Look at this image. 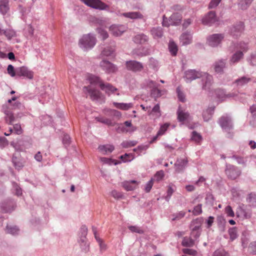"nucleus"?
<instances>
[{
  "instance_id": "obj_1",
  "label": "nucleus",
  "mask_w": 256,
  "mask_h": 256,
  "mask_svg": "<svg viewBox=\"0 0 256 256\" xmlns=\"http://www.w3.org/2000/svg\"><path fill=\"white\" fill-rule=\"evenodd\" d=\"M79 43L82 48H91L96 44V39L90 34H86L80 40Z\"/></svg>"
},
{
  "instance_id": "obj_2",
  "label": "nucleus",
  "mask_w": 256,
  "mask_h": 256,
  "mask_svg": "<svg viewBox=\"0 0 256 256\" xmlns=\"http://www.w3.org/2000/svg\"><path fill=\"white\" fill-rule=\"evenodd\" d=\"M86 5L94 9L100 10H106L108 6L100 0H81Z\"/></svg>"
},
{
  "instance_id": "obj_3",
  "label": "nucleus",
  "mask_w": 256,
  "mask_h": 256,
  "mask_svg": "<svg viewBox=\"0 0 256 256\" xmlns=\"http://www.w3.org/2000/svg\"><path fill=\"white\" fill-rule=\"evenodd\" d=\"M182 19V16L180 14L174 13L170 17V23H168L166 21V18L164 16L162 25L164 26H168L170 25H178L180 23Z\"/></svg>"
},
{
  "instance_id": "obj_4",
  "label": "nucleus",
  "mask_w": 256,
  "mask_h": 256,
  "mask_svg": "<svg viewBox=\"0 0 256 256\" xmlns=\"http://www.w3.org/2000/svg\"><path fill=\"white\" fill-rule=\"evenodd\" d=\"M126 65L128 70L134 72H140L144 68L142 64L136 60L127 61Z\"/></svg>"
},
{
  "instance_id": "obj_5",
  "label": "nucleus",
  "mask_w": 256,
  "mask_h": 256,
  "mask_svg": "<svg viewBox=\"0 0 256 256\" xmlns=\"http://www.w3.org/2000/svg\"><path fill=\"white\" fill-rule=\"evenodd\" d=\"M202 223V220L200 218H198L192 222L190 228L192 230V235L196 238L198 237L200 234L198 231Z\"/></svg>"
},
{
  "instance_id": "obj_6",
  "label": "nucleus",
  "mask_w": 256,
  "mask_h": 256,
  "mask_svg": "<svg viewBox=\"0 0 256 256\" xmlns=\"http://www.w3.org/2000/svg\"><path fill=\"white\" fill-rule=\"evenodd\" d=\"M240 171L238 168L230 164H227L226 168V174L232 180L236 178L240 174Z\"/></svg>"
},
{
  "instance_id": "obj_7",
  "label": "nucleus",
  "mask_w": 256,
  "mask_h": 256,
  "mask_svg": "<svg viewBox=\"0 0 256 256\" xmlns=\"http://www.w3.org/2000/svg\"><path fill=\"white\" fill-rule=\"evenodd\" d=\"M202 76V72L192 70H188L185 72V80L186 82H190Z\"/></svg>"
},
{
  "instance_id": "obj_8",
  "label": "nucleus",
  "mask_w": 256,
  "mask_h": 256,
  "mask_svg": "<svg viewBox=\"0 0 256 256\" xmlns=\"http://www.w3.org/2000/svg\"><path fill=\"white\" fill-rule=\"evenodd\" d=\"M218 123L222 128L226 130H229L232 128L231 118L228 116H224L220 117Z\"/></svg>"
},
{
  "instance_id": "obj_9",
  "label": "nucleus",
  "mask_w": 256,
  "mask_h": 256,
  "mask_svg": "<svg viewBox=\"0 0 256 256\" xmlns=\"http://www.w3.org/2000/svg\"><path fill=\"white\" fill-rule=\"evenodd\" d=\"M224 38V35L222 34H216L209 37V46L212 47L218 46Z\"/></svg>"
},
{
  "instance_id": "obj_10",
  "label": "nucleus",
  "mask_w": 256,
  "mask_h": 256,
  "mask_svg": "<svg viewBox=\"0 0 256 256\" xmlns=\"http://www.w3.org/2000/svg\"><path fill=\"white\" fill-rule=\"evenodd\" d=\"M244 26L243 22H239L236 23L230 28V34L234 36L237 37L244 31Z\"/></svg>"
},
{
  "instance_id": "obj_11",
  "label": "nucleus",
  "mask_w": 256,
  "mask_h": 256,
  "mask_svg": "<svg viewBox=\"0 0 256 256\" xmlns=\"http://www.w3.org/2000/svg\"><path fill=\"white\" fill-rule=\"evenodd\" d=\"M109 30L114 36H118L126 30V27L124 25L113 24L110 27Z\"/></svg>"
},
{
  "instance_id": "obj_12",
  "label": "nucleus",
  "mask_w": 256,
  "mask_h": 256,
  "mask_svg": "<svg viewBox=\"0 0 256 256\" xmlns=\"http://www.w3.org/2000/svg\"><path fill=\"white\" fill-rule=\"evenodd\" d=\"M100 66L108 73L114 72L117 70L116 67L108 61L103 60L100 62Z\"/></svg>"
},
{
  "instance_id": "obj_13",
  "label": "nucleus",
  "mask_w": 256,
  "mask_h": 256,
  "mask_svg": "<svg viewBox=\"0 0 256 256\" xmlns=\"http://www.w3.org/2000/svg\"><path fill=\"white\" fill-rule=\"evenodd\" d=\"M82 230H83V234L84 236L80 238V248L84 252H87L90 249V245L89 243L86 241V236L87 233V228L86 226H82Z\"/></svg>"
},
{
  "instance_id": "obj_14",
  "label": "nucleus",
  "mask_w": 256,
  "mask_h": 256,
  "mask_svg": "<svg viewBox=\"0 0 256 256\" xmlns=\"http://www.w3.org/2000/svg\"><path fill=\"white\" fill-rule=\"evenodd\" d=\"M17 76H23L29 79H32L34 76V73L26 67L22 66L17 68Z\"/></svg>"
},
{
  "instance_id": "obj_15",
  "label": "nucleus",
  "mask_w": 256,
  "mask_h": 256,
  "mask_svg": "<svg viewBox=\"0 0 256 256\" xmlns=\"http://www.w3.org/2000/svg\"><path fill=\"white\" fill-rule=\"evenodd\" d=\"M139 182L136 180H126L122 182V186L127 191H130L135 190L138 186Z\"/></svg>"
},
{
  "instance_id": "obj_16",
  "label": "nucleus",
  "mask_w": 256,
  "mask_h": 256,
  "mask_svg": "<svg viewBox=\"0 0 256 256\" xmlns=\"http://www.w3.org/2000/svg\"><path fill=\"white\" fill-rule=\"evenodd\" d=\"M124 124L128 128H125L124 126L122 124L119 125L118 127V130L120 129V132H132L136 130V127L132 125L130 121H126L124 122Z\"/></svg>"
},
{
  "instance_id": "obj_17",
  "label": "nucleus",
  "mask_w": 256,
  "mask_h": 256,
  "mask_svg": "<svg viewBox=\"0 0 256 256\" xmlns=\"http://www.w3.org/2000/svg\"><path fill=\"white\" fill-rule=\"evenodd\" d=\"M244 205L239 206L236 210L237 217L242 220L248 219L250 218V213L247 212L244 208Z\"/></svg>"
},
{
  "instance_id": "obj_18",
  "label": "nucleus",
  "mask_w": 256,
  "mask_h": 256,
  "mask_svg": "<svg viewBox=\"0 0 256 256\" xmlns=\"http://www.w3.org/2000/svg\"><path fill=\"white\" fill-rule=\"evenodd\" d=\"M83 90L84 92H88L92 100H97L100 97V92L97 90L92 89L90 86H84Z\"/></svg>"
},
{
  "instance_id": "obj_19",
  "label": "nucleus",
  "mask_w": 256,
  "mask_h": 256,
  "mask_svg": "<svg viewBox=\"0 0 256 256\" xmlns=\"http://www.w3.org/2000/svg\"><path fill=\"white\" fill-rule=\"evenodd\" d=\"M188 163V160L185 158H178L175 163L176 170L180 172L182 170Z\"/></svg>"
},
{
  "instance_id": "obj_20",
  "label": "nucleus",
  "mask_w": 256,
  "mask_h": 256,
  "mask_svg": "<svg viewBox=\"0 0 256 256\" xmlns=\"http://www.w3.org/2000/svg\"><path fill=\"white\" fill-rule=\"evenodd\" d=\"M100 88L108 95L118 91L116 88L110 84H100Z\"/></svg>"
},
{
  "instance_id": "obj_21",
  "label": "nucleus",
  "mask_w": 256,
  "mask_h": 256,
  "mask_svg": "<svg viewBox=\"0 0 256 256\" xmlns=\"http://www.w3.org/2000/svg\"><path fill=\"white\" fill-rule=\"evenodd\" d=\"M148 37L144 34H138L134 36L133 41L137 44H144L148 41Z\"/></svg>"
},
{
  "instance_id": "obj_22",
  "label": "nucleus",
  "mask_w": 256,
  "mask_h": 256,
  "mask_svg": "<svg viewBox=\"0 0 256 256\" xmlns=\"http://www.w3.org/2000/svg\"><path fill=\"white\" fill-rule=\"evenodd\" d=\"M122 15L126 18L132 20L138 18L140 19L143 18L142 14H140V12H124L122 14Z\"/></svg>"
},
{
  "instance_id": "obj_23",
  "label": "nucleus",
  "mask_w": 256,
  "mask_h": 256,
  "mask_svg": "<svg viewBox=\"0 0 256 256\" xmlns=\"http://www.w3.org/2000/svg\"><path fill=\"white\" fill-rule=\"evenodd\" d=\"M251 78L246 76H243L236 79L234 83L238 86H242L251 81Z\"/></svg>"
},
{
  "instance_id": "obj_24",
  "label": "nucleus",
  "mask_w": 256,
  "mask_h": 256,
  "mask_svg": "<svg viewBox=\"0 0 256 256\" xmlns=\"http://www.w3.org/2000/svg\"><path fill=\"white\" fill-rule=\"evenodd\" d=\"M192 37L191 34L188 32L183 33L180 37V40L183 45L188 44L191 43Z\"/></svg>"
},
{
  "instance_id": "obj_25",
  "label": "nucleus",
  "mask_w": 256,
  "mask_h": 256,
  "mask_svg": "<svg viewBox=\"0 0 256 256\" xmlns=\"http://www.w3.org/2000/svg\"><path fill=\"white\" fill-rule=\"evenodd\" d=\"M214 66L216 72L218 73L222 72H223L224 68L226 66V60H220L215 62Z\"/></svg>"
},
{
  "instance_id": "obj_26",
  "label": "nucleus",
  "mask_w": 256,
  "mask_h": 256,
  "mask_svg": "<svg viewBox=\"0 0 256 256\" xmlns=\"http://www.w3.org/2000/svg\"><path fill=\"white\" fill-rule=\"evenodd\" d=\"M219 18L216 16V12L212 10L209 12V26L212 24H218Z\"/></svg>"
},
{
  "instance_id": "obj_27",
  "label": "nucleus",
  "mask_w": 256,
  "mask_h": 256,
  "mask_svg": "<svg viewBox=\"0 0 256 256\" xmlns=\"http://www.w3.org/2000/svg\"><path fill=\"white\" fill-rule=\"evenodd\" d=\"M98 150L102 154H104L112 152L114 150V146L110 144L102 145L99 146Z\"/></svg>"
},
{
  "instance_id": "obj_28",
  "label": "nucleus",
  "mask_w": 256,
  "mask_h": 256,
  "mask_svg": "<svg viewBox=\"0 0 256 256\" xmlns=\"http://www.w3.org/2000/svg\"><path fill=\"white\" fill-rule=\"evenodd\" d=\"M9 10L8 0H1L0 1V12L2 14H5Z\"/></svg>"
},
{
  "instance_id": "obj_29",
  "label": "nucleus",
  "mask_w": 256,
  "mask_h": 256,
  "mask_svg": "<svg viewBox=\"0 0 256 256\" xmlns=\"http://www.w3.org/2000/svg\"><path fill=\"white\" fill-rule=\"evenodd\" d=\"M254 0H238V8L242 10H246Z\"/></svg>"
},
{
  "instance_id": "obj_30",
  "label": "nucleus",
  "mask_w": 256,
  "mask_h": 256,
  "mask_svg": "<svg viewBox=\"0 0 256 256\" xmlns=\"http://www.w3.org/2000/svg\"><path fill=\"white\" fill-rule=\"evenodd\" d=\"M114 52V48L113 46H106L104 48L100 54L102 58L112 56Z\"/></svg>"
},
{
  "instance_id": "obj_31",
  "label": "nucleus",
  "mask_w": 256,
  "mask_h": 256,
  "mask_svg": "<svg viewBox=\"0 0 256 256\" xmlns=\"http://www.w3.org/2000/svg\"><path fill=\"white\" fill-rule=\"evenodd\" d=\"M212 94L210 96L214 97V94H216V98L222 100L224 98H225L226 94L224 91L222 90L218 89L214 91H210L209 90V94Z\"/></svg>"
},
{
  "instance_id": "obj_32",
  "label": "nucleus",
  "mask_w": 256,
  "mask_h": 256,
  "mask_svg": "<svg viewBox=\"0 0 256 256\" xmlns=\"http://www.w3.org/2000/svg\"><path fill=\"white\" fill-rule=\"evenodd\" d=\"M113 104L116 108L124 110H128L132 106V104L131 103L125 104L114 102Z\"/></svg>"
},
{
  "instance_id": "obj_33",
  "label": "nucleus",
  "mask_w": 256,
  "mask_h": 256,
  "mask_svg": "<svg viewBox=\"0 0 256 256\" xmlns=\"http://www.w3.org/2000/svg\"><path fill=\"white\" fill-rule=\"evenodd\" d=\"M189 114L184 112L180 108L178 111V118L180 122H184L189 118Z\"/></svg>"
},
{
  "instance_id": "obj_34",
  "label": "nucleus",
  "mask_w": 256,
  "mask_h": 256,
  "mask_svg": "<svg viewBox=\"0 0 256 256\" xmlns=\"http://www.w3.org/2000/svg\"><path fill=\"white\" fill-rule=\"evenodd\" d=\"M88 80L91 84H99L100 88V84H104L99 77L94 75H90L88 78Z\"/></svg>"
},
{
  "instance_id": "obj_35",
  "label": "nucleus",
  "mask_w": 256,
  "mask_h": 256,
  "mask_svg": "<svg viewBox=\"0 0 256 256\" xmlns=\"http://www.w3.org/2000/svg\"><path fill=\"white\" fill-rule=\"evenodd\" d=\"M151 34L155 38H161L162 35V28L160 27L154 28L151 30Z\"/></svg>"
},
{
  "instance_id": "obj_36",
  "label": "nucleus",
  "mask_w": 256,
  "mask_h": 256,
  "mask_svg": "<svg viewBox=\"0 0 256 256\" xmlns=\"http://www.w3.org/2000/svg\"><path fill=\"white\" fill-rule=\"evenodd\" d=\"M243 53L240 51L236 52L234 54L231 58L230 61L232 63L238 62L243 57Z\"/></svg>"
},
{
  "instance_id": "obj_37",
  "label": "nucleus",
  "mask_w": 256,
  "mask_h": 256,
  "mask_svg": "<svg viewBox=\"0 0 256 256\" xmlns=\"http://www.w3.org/2000/svg\"><path fill=\"white\" fill-rule=\"evenodd\" d=\"M228 234L231 241L236 239L238 236L237 228L236 227L230 228L228 230Z\"/></svg>"
},
{
  "instance_id": "obj_38",
  "label": "nucleus",
  "mask_w": 256,
  "mask_h": 256,
  "mask_svg": "<svg viewBox=\"0 0 256 256\" xmlns=\"http://www.w3.org/2000/svg\"><path fill=\"white\" fill-rule=\"evenodd\" d=\"M147 86L150 88H152V94L156 92H158V94H160V90L157 88L158 84L152 80H148L147 82Z\"/></svg>"
},
{
  "instance_id": "obj_39",
  "label": "nucleus",
  "mask_w": 256,
  "mask_h": 256,
  "mask_svg": "<svg viewBox=\"0 0 256 256\" xmlns=\"http://www.w3.org/2000/svg\"><path fill=\"white\" fill-rule=\"evenodd\" d=\"M97 121L106 124L108 126H114V122L110 119L98 116L96 118Z\"/></svg>"
},
{
  "instance_id": "obj_40",
  "label": "nucleus",
  "mask_w": 256,
  "mask_h": 256,
  "mask_svg": "<svg viewBox=\"0 0 256 256\" xmlns=\"http://www.w3.org/2000/svg\"><path fill=\"white\" fill-rule=\"evenodd\" d=\"M182 244L184 246L191 247L194 245V241L190 238L185 237L184 238Z\"/></svg>"
},
{
  "instance_id": "obj_41",
  "label": "nucleus",
  "mask_w": 256,
  "mask_h": 256,
  "mask_svg": "<svg viewBox=\"0 0 256 256\" xmlns=\"http://www.w3.org/2000/svg\"><path fill=\"white\" fill-rule=\"evenodd\" d=\"M168 48L172 55L176 56V54L178 52V47L176 44L174 42H170Z\"/></svg>"
},
{
  "instance_id": "obj_42",
  "label": "nucleus",
  "mask_w": 256,
  "mask_h": 256,
  "mask_svg": "<svg viewBox=\"0 0 256 256\" xmlns=\"http://www.w3.org/2000/svg\"><path fill=\"white\" fill-rule=\"evenodd\" d=\"M246 200L250 205L256 206V194H250L246 198Z\"/></svg>"
},
{
  "instance_id": "obj_43",
  "label": "nucleus",
  "mask_w": 256,
  "mask_h": 256,
  "mask_svg": "<svg viewBox=\"0 0 256 256\" xmlns=\"http://www.w3.org/2000/svg\"><path fill=\"white\" fill-rule=\"evenodd\" d=\"M12 162L16 168L18 170L22 168L24 166L26 162L24 160H17L16 159H13Z\"/></svg>"
},
{
  "instance_id": "obj_44",
  "label": "nucleus",
  "mask_w": 256,
  "mask_h": 256,
  "mask_svg": "<svg viewBox=\"0 0 256 256\" xmlns=\"http://www.w3.org/2000/svg\"><path fill=\"white\" fill-rule=\"evenodd\" d=\"M134 158V156L132 154H125L120 156V158L124 162H130Z\"/></svg>"
},
{
  "instance_id": "obj_45",
  "label": "nucleus",
  "mask_w": 256,
  "mask_h": 256,
  "mask_svg": "<svg viewBox=\"0 0 256 256\" xmlns=\"http://www.w3.org/2000/svg\"><path fill=\"white\" fill-rule=\"evenodd\" d=\"M136 140L124 141L122 142V146L124 148H128L134 146L137 144Z\"/></svg>"
},
{
  "instance_id": "obj_46",
  "label": "nucleus",
  "mask_w": 256,
  "mask_h": 256,
  "mask_svg": "<svg viewBox=\"0 0 256 256\" xmlns=\"http://www.w3.org/2000/svg\"><path fill=\"white\" fill-rule=\"evenodd\" d=\"M212 256H229V254L224 249H218L214 252Z\"/></svg>"
},
{
  "instance_id": "obj_47",
  "label": "nucleus",
  "mask_w": 256,
  "mask_h": 256,
  "mask_svg": "<svg viewBox=\"0 0 256 256\" xmlns=\"http://www.w3.org/2000/svg\"><path fill=\"white\" fill-rule=\"evenodd\" d=\"M19 230L16 226H7L6 232L7 233L14 234L18 233Z\"/></svg>"
},
{
  "instance_id": "obj_48",
  "label": "nucleus",
  "mask_w": 256,
  "mask_h": 256,
  "mask_svg": "<svg viewBox=\"0 0 256 256\" xmlns=\"http://www.w3.org/2000/svg\"><path fill=\"white\" fill-rule=\"evenodd\" d=\"M155 114L156 117H159L160 116V108L159 104H156L152 108V111L149 114Z\"/></svg>"
},
{
  "instance_id": "obj_49",
  "label": "nucleus",
  "mask_w": 256,
  "mask_h": 256,
  "mask_svg": "<svg viewBox=\"0 0 256 256\" xmlns=\"http://www.w3.org/2000/svg\"><path fill=\"white\" fill-rule=\"evenodd\" d=\"M7 71L8 74L12 77L17 76V68L15 70L14 67L12 64L8 66Z\"/></svg>"
},
{
  "instance_id": "obj_50",
  "label": "nucleus",
  "mask_w": 256,
  "mask_h": 256,
  "mask_svg": "<svg viewBox=\"0 0 256 256\" xmlns=\"http://www.w3.org/2000/svg\"><path fill=\"white\" fill-rule=\"evenodd\" d=\"M170 124L168 123H166L162 125L158 132V136L163 135L167 130Z\"/></svg>"
},
{
  "instance_id": "obj_51",
  "label": "nucleus",
  "mask_w": 256,
  "mask_h": 256,
  "mask_svg": "<svg viewBox=\"0 0 256 256\" xmlns=\"http://www.w3.org/2000/svg\"><path fill=\"white\" fill-rule=\"evenodd\" d=\"M182 251L184 254L192 256H197L198 254L197 252L193 249L183 248Z\"/></svg>"
},
{
  "instance_id": "obj_52",
  "label": "nucleus",
  "mask_w": 256,
  "mask_h": 256,
  "mask_svg": "<svg viewBox=\"0 0 256 256\" xmlns=\"http://www.w3.org/2000/svg\"><path fill=\"white\" fill-rule=\"evenodd\" d=\"M164 172L163 170H160L154 174V179L158 182L162 180L164 177Z\"/></svg>"
},
{
  "instance_id": "obj_53",
  "label": "nucleus",
  "mask_w": 256,
  "mask_h": 256,
  "mask_svg": "<svg viewBox=\"0 0 256 256\" xmlns=\"http://www.w3.org/2000/svg\"><path fill=\"white\" fill-rule=\"evenodd\" d=\"M128 229L132 232H136L138 234H143L144 230L137 226H130Z\"/></svg>"
},
{
  "instance_id": "obj_54",
  "label": "nucleus",
  "mask_w": 256,
  "mask_h": 256,
  "mask_svg": "<svg viewBox=\"0 0 256 256\" xmlns=\"http://www.w3.org/2000/svg\"><path fill=\"white\" fill-rule=\"evenodd\" d=\"M225 212L228 216L234 217V213L230 206H226L225 208Z\"/></svg>"
},
{
  "instance_id": "obj_55",
  "label": "nucleus",
  "mask_w": 256,
  "mask_h": 256,
  "mask_svg": "<svg viewBox=\"0 0 256 256\" xmlns=\"http://www.w3.org/2000/svg\"><path fill=\"white\" fill-rule=\"evenodd\" d=\"M192 139L196 142H199L202 140L201 136L196 132H193Z\"/></svg>"
},
{
  "instance_id": "obj_56",
  "label": "nucleus",
  "mask_w": 256,
  "mask_h": 256,
  "mask_svg": "<svg viewBox=\"0 0 256 256\" xmlns=\"http://www.w3.org/2000/svg\"><path fill=\"white\" fill-rule=\"evenodd\" d=\"M14 117L12 114L11 112H8L6 114V120L9 124H12V123L14 121Z\"/></svg>"
},
{
  "instance_id": "obj_57",
  "label": "nucleus",
  "mask_w": 256,
  "mask_h": 256,
  "mask_svg": "<svg viewBox=\"0 0 256 256\" xmlns=\"http://www.w3.org/2000/svg\"><path fill=\"white\" fill-rule=\"evenodd\" d=\"M98 32L103 40L108 38V34L106 30L102 28H100L98 30Z\"/></svg>"
},
{
  "instance_id": "obj_58",
  "label": "nucleus",
  "mask_w": 256,
  "mask_h": 256,
  "mask_svg": "<svg viewBox=\"0 0 256 256\" xmlns=\"http://www.w3.org/2000/svg\"><path fill=\"white\" fill-rule=\"evenodd\" d=\"M222 0H212L209 3V8H214L216 7L220 3Z\"/></svg>"
},
{
  "instance_id": "obj_59",
  "label": "nucleus",
  "mask_w": 256,
  "mask_h": 256,
  "mask_svg": "<svg viewBox=\"0 0 256 256\" xmlns=\"http://www.w3.org/2000/svg\"><path fill=\"white\" fill-rule=\"evenodd\" d=\"M14 130L17 134H20L22 132L21 126L20 124H16L14 126Z\"/></svg>"
},
{
  "instance_id": "obj_60",
  "label": "nucleus",
  "mask_w": 256,
  "mask_h": 256,
  "mask_svg": "<svg viewBox=\"0 0 256 256\" xmlns=\"http://www.w3.org/2000/svg\"><path fill=\"white\" fill-rule=\"evenodd\" d=\"M176 92L178 94V96L179 100L182 102H184L185 100V97L184 94L180 91V88L178 87L176 89Z\"/></svg>"
},
{
  "instance_id": "obj_61",
  "label": "nucleus",
  "mask_w": 256,
  "mask_h": 256,
  "mask_svg": "<svg viewBox=\"0 0 256 256\" xmlns=\"http://www.w3.org/2000/svg\"><path fill=\"white\" fill-rule=\"evenodd\" d=\"M154 184L153 179L152 178L146 184V186L145 187V191L146 192H150L152 186Z\"/></svg>"
},
{
  "instance_id": "obj_62",
  "label": "nucleus",
  "mask_w": 256,
  "mask_h": 256,
  "mask_svg": "<svg viewBox=\"0 0 256 256\" xmlns=\"http://www.w3.org/2000/svg\"><path fill=\"white\" fill-rule=\"evenodd\" d=\"M249 249L252 254H256V242L250 243Z\"/></svg>"
},
{
  "instance_id": "obj_63",
  "label": "nucleus",
  "mask_w": 256,
  "mask_h": 256,
  "mask_svg": "<svg viewBox=\"0 0 256 256\" xmlns=\"http://www.w3.org/2000/svg\"><path fill=\"white\" fill-rule=\"evenodd\" d=\"M193 214L194 215H198L202 212V206L200 204H198L197 206H195L193 211Z\"/></svg>"
},
{
  "instance_id": "obj_64",
  "label": "nucleus",
  "mask_w": 256,
  "mask_h": 256,
  "mask_svg": "<svg viewBox=\"0 0 256 256\" xmlns=\"http://www.w3.org/2000/svg\"><path fill=\"white\" fill-rule=\"evenodd\" d=\"M250 60L252 66H256V52L252 54Z\"/></svg>"
}]
</instances>
